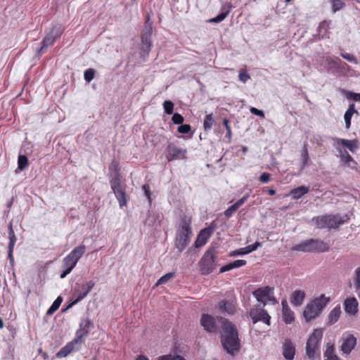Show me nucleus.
<instances>
[{
    "instance_id": "1",
    "label": "nucleus",
    "mask_w": 360,
    "mask_h": 360,
    "mask_svg": "<svg viewBox=\"0 0 360 360\" xmlns=\"http://www.w3.org/2000/svg\"><path fill=\"white\" fill-rule=\"evenodd\" d=\"M218 321L221 327V342L224 349L231 356H235L240 349V340L238 330L233 323L219 317Z\"/></svg>"
},
{
    "instance_id": "2",
    "label": "nucleus",
    "mask_w": 360,
    "mask_h": 360,
    "mask_svg": "<svg viewBox=\"0 0 360 360\" xmlns=\"http://www.w3.org/2000/svg\"><path fill=\"white\" fill-rule=\"evenodd\" d=\"M192 218L185 215L181 218L175 238V245L179 251H183L190 243L193 233L191 228Z\"/></svg>"
},
{
    "instance_id": "3",
    "label": "nucleus",
    "mask_w": 360,
    "mask_h": 360,
    "mask_svg": "<svg viewBox=\"0 0 360 360\" xmlns=\"http://www.w3.org/2000/svg\"><path fill=\"white\" fill-rule=\"evenodd\" d=\"M330 299L324 294L314 297L309 302L303 311V317L307 322L311 321L317 318L328 305Z\"/></svg>"
},
{
    "instance_id": "4",
    "label": "nucleus",
    "mask_w": 360,
    "mask_h": 360,
    "mask_svg": "<svg viewBox=\"0 0 360 360\" xmlns=\"http://www.w3.org/2000/svg\"><path fill=\"white\" fill-rule=\"evenodd\" d=\"M153 21L148 15L141 32V57L145 60L152 47Z\"/></svg>"
},
{
    "instance_id": "5",
    "label": "nucleus",
    "mask_w": 360,
    "mask_h": 360,
    "mask_svg": "<svg viewBox=\"0 0 360 360\" xmlns=\"http://www.w3.org/2000/svg\"><path fill=\"white\" fill-rule=\"evenodd\" d=\"M349 217L347 214L343 216L336 215H323L313 219L316 225L319 229H334L347 221Z\"/></svg>"
},
{
    "instance_id": "6",
    "label": "nucleus",
    "mask_w": 360,
    "mask_h": 360,
    "mask_svg": "<svg viewBox=\"0 0 360 360\" xmlns=\"http://www.w3.org/2000/svg\"><path fill=\"white\" fill-rule=\"evenodd\" d=\"M292 250L304 252H323L329 250V245L326 243L319 239H309L294 245Z\"/></svg>"
},
{
    "instance_id": "7",
    "label": "nucleus",
    "mask_w": 360,
    "mask_h": 360,
    "mask_svg": "<svg viewBox=\"0 0 360 360\" xmlns=\"http://www.w3.org/2000/svg\"><path fill=\"white\" fill-rule=\"evenodd\" d=\"M323 338L322 329L317 328L309 337L306 345V354L309 359H313L320 352V345Z\"/></svg>"
},
{
    "instance_id": "8",
    "label": "nucleus",
    "mask_w": 360,
    "mask_h": 360,
    "mask_svg": "<svg viewBox=\"0 0 360 360\" xmlns=\"http://www.w3.org/2000/svg\"><path fill=\"white\" fill-rule=\"evenodd\" d=\"M252 295L262 307H265L268 303L272 305L278 303L274 296V288L272 287L259 288L252 292Z\"/></svg>"
},
{
    "instance_id": "9",
    "label": "nucleus",
    "mask_w": 360,
    "mask_h": 360,
    "mask_svg": "<svg viewBox=\"0 0 360 360\" xmlns=\"http://www.w3.org/2000/svg\"><path fill=\"white\" fill-rule=\"evenodd\" d=\"M216 250L210 248L206 250L200 259V266L202 274L207 275L212 273L216 267L214 256Z\"/></svg>"
},
{
    "instance_id": "10",
    "label": "nucleus",
    "mask_w": 360,
    "mask_h": 360,
    "mask_svg": "<svg viewBox=\"0 0 360 360\" xmlns=\"http://www.w3.org/2000/svg\"><path fill=\"white\" fill-rule=\"evenodd\" d=\"M110 186L113 193L119 202V205L122 208L127 205L126 193L124 188L120 184V179L118 172L110 180Z\"/></svg>"
},
{
    "instance_id": "11",
    "label": "nucleus",
    "mask_w": 360,
    "mask_h": 360,
    "mask_svg": "<svg viewBox=\"0 0 360 360\" xmlns=\"http://www.w3.org/2000/svg\"><path fill=\"white\" fill-rule=\"evenodd\" d=\"M249 314L252 320L253 323L262 321L266 323L267 326H270L271 324V316L264 309V307H262V305L260 304L255 305L250 309Z\"/></svg>"
},
{
    "instance_id": "12",
    "label": "nucleus",
    "mask_w": 360,
    "mask_h": 360,
    "mask_svg": "<svg viewBox=\"0 0 360 360\" xmlns=\"http://www.w3.org/2000/svg\"><path fill=\"white\" fill-rule=\"evenodd\" d=\"M219 317L220 316H219ZM200 324L206 331L213 333H216L218 326H221L218 321V317L215 319L212 316L205 314H202L201 316Z\"/></svg>"
},
{
    "instance_id": "13",
    "label": "nucleus",
    "mask_w": 360,
    "mask_h": 360,
    "mask_svg": "<svg viewBox=\"0 0 360 360\" xmlns=\"http://www.w3.org/2000/svg\"><path fill=\"white\" fill-rule=\"evenodd\" d=\"M94 285L95 282L92 280L81 284L75 288L72 295L73 298L77 299L78 301L81 302L88 295Z\"/></svg>"
},
{
    "instance_id": "14",
    "label": "nucleus",
    "mask_w": 360,
    "mask_h": 360,
    "mask_svg": "<svg viewBox=\"0 0 360 360\" xmlns=\"http://www.w3.org/2000/svg\"><path fill=\"white\" fill-rule=\"evenodd\" d=\"M214 229L215 225L212 223L210 226L202 229L195 241V248H198L204 246L214 231Z\"/></svg>"
},
{
    "instance_id": "15",
    "label": "nucleus",
    "mask_w": 360,
    "mask_h": 360,
    "mask_svg": "<svg viewBox=\"0 0 360 360\" xmlns=\"http://www.w3.org/2000/svg\"><path fill=\"white\" fill-rule=\"evenodd\" d=\"M167 151L169 155V160H184L186 157L187 150L185 148L178 147L174 143H169Z\"/></svg>"
},
{
    "instance_id": "16",
    "label": "nucleus",
    "mask_w": 360,
    "mask_h": 360,
    "mask_svg": "<svg viewBox=\"0 0 360 360\" xmlns=\"http://www.w3.org/2000/svg\"><path fill=\"white\" fill-rule=\"evenodd\" d=\"M83 340H80L77 337L71 342H68L65 346L62 347L56 354L57 357L63 358L67 356L73 351L78 350Z\"/></svg>"
},
{
    "instance_id": "17",
    "label": "nucleus",
    "mask_w": 360,
    "mask_h": 360,
    "mask_svg": "<svg viewBox=\"0 0 360 360\" xmlns=\"http://www.w3.org/2000/svg\"><path fill=\"white\" fill-rule=\"evenodd\" d=\"M341 350L345 354H349L356 345V338L349 333L342 335Z\"/></svg>"
},
{
    "instance_id": "18",
    "label": "nucleus",
    "mask_w": 360,
    "mask_h": 360,
    "mask_svg": "<svg viewBox=\"0 0 360 360\" xmlns=\"http://www.w3.org/2000/svg\"><path fill=\"white\" fill-rule=\"evenodd\" d=\"M162 217V214L158 211H149L145 224L149 227L157 230L161 225Z\"/></svg>"
},
{
    "instance_id": "19",
    "label": "nucleus",
    "mask_w": 360,
    "mask_h": 360,
    "mask_svg": "<svg viewBox=\"0 0 360 360\" xmlns=\"http://www.w3.org/2000/svg\"><path fill=\"white\" fill-rule=\"evenodd\" d=\"M330 139L332 140L334 143H338V145L342 148L346 147L352 153H355L358 148V141L356 139L348 140L337 137H330Z\"/></svg>"
},
{
    "instance_id": "20",
    "label": "nucleus",
    "mask_w": 360,
    "mask_h": 360,
    "mask_svg": "<svg viewBox=\"0 0 360 360\" xmlns=\"http://www.w3.org/2000/svg\"><path fill=\"white\" fill-rule=\"evenodd\" d=\"M92 327L93 323L89 319H82L79 325V329L76 332V337L80 340H83L82 338L87 335L90 328Z\"/></svg>"
},
{
    "instance_id": "21",
    "label": "nucleus",
    "mask_w": 360,
    "mask_h": 360,
    "mask_svg": "<svg viewBox=\"0 0 360 360\" xmlns=\"http://www.w3.org/2000/svg\"><path fill=\"white\" fill-rule=\"evenodd\" d=\"M77 262L71 258L70 256L67 255L63 260V271L60 276L61 278H65L75 267Z\"/></svg>"
},
{
    "instance_id": "22",
    "label": "nucleus",
    "mask_w": 360,
    "mask_h": 360,
    "mask_svg": "<svg viewBox=\"0 0 360 360\" xmlns=\"http://www.w3.org/2000/svg\"><path fill=\"white\" fill-rule=\"evenodd\" d=\"M295 354V347L290 339H285L283 344V354L285 359L292 360Z\"/></svg>"
},
{
    "instance_id": "23",
    "label": "nucleus",
    "mask_w": 360,
    "mask_h": 360,
    "mask_svg": "<svg viewBox=\"0 0 360 360\" xmlns=\"http://www.w3.org/2000/svg\"><path fill=\"white\" fill-rule=\"evenodd\" d=\"M233 6L231 3L224 4L221 7V13L216 17L209 20L210 22L217 23L223 21L230 13Z\"/></svg>"
},
{
    "instance_id": "24",
    "label": "nucleus",
    "mask_w": 360,
    "mask_h": 360,
    "mask_svg": "<svg viewBox=\"0 0 360 360\" xmlns=\"http://www.w3.org/2000/svg\"><path fill=\"white\" fill-rule=\"evenodd\" d=\"M282 318L286 324H291L295 321L294 312L288 307L285 301H282Z\"/></svg>"
},
{
    "instance_id": "25",
    "label": "nucleus",
    "mask_w": 360,
    "mask_h": 360,
    "mask_svg": "<svg viewBox=\"0 0 360 360\" xmlns=\"http://www.w3.org/2000/svg\"><path fill=\"white\" fill-rule=\"evenodd\" d=\"M344 306L346 313L349 315H355L358 311V302L354 297L346 299Z\"/></svg>"
},
{
    "instance_id": "26",
    "label": "nucleus",
    "mask_w": 360,
    "mask_h": 360,
    "mask_svg": "<svg viewBox=\"0 0 360 360\" xmlns=\"http://www.w3.org/2000/svg\"><path fill=\"white\" fill-rule=\"evenodd\" d=\"M306 297L304 291L301 290H296L293 292L291 296V303L295 307H299L302 304Z\"/></svg>"
},
{
    "instance_id": "27",
    "label": "nucleus",
    "mask_w": 360,
    "mask_h": 360,
    "mask_svg": "<svg viewBox=\"0 0 360 360\" xmlns=\"http://www.w3.org/2000/svg\"><path fill=\"white\" fill-rule=\"evenodd\" d=\"M86 250V246L84 244H81L75 248L68 255L70 256L71 258L78 262L79 259L85 253Z\"/></svg>"
},
{
    "instance_id": "28",
    "label": "nucleus",
    "mask_w": 360,
    "mask_h": 360,
    "mask_svg": "<svg viewBox=\"0 0 360 360\" xmlns=\"http://www.w3.org/2000/svg\"><path fill=\"white\" fill-rule=\"evenodd\" d=\"M309 191V188L308 186H301L292 189L290 192V195L292 196V198L293 200H298Z\"/></svg>"
},
{
    "instance_id": "29",
    "label": "nucleus",
    "mask_w": 360,
    "mask_h": 360,
    "mask_svg": "<svg viewBox=\"0 0 360 360\" xmlns=\"http://www.w3.org/2000/svg\"><path fill=\"white\" fill-rule=\"evenodd\" d=\"M323 63H324V68L328 71L330 72L333 69L337 68L339 66L340 59L337 58L336 60H333V58L328 56H323L322 58Z\"/></svg>"
},
{
    "instance_id": "30",
    "label": "nucleus",
    "mask_w": 360,
    "mask_h": 360,
    "mask_svg": "<svg viewBox=\"0 0 360 360\" xmlns=\"http://www.w3.org/2000/svg\"><path fill=\"white\" fill-rule=\"evenodd\" d=\"M341 314V309L340 307L336 306L334 307L330 312L329 313L328 316V325H333L335 323H336L340 316Z\"/></svg>"
},
{
    "instance_id": "31",
    "label": "nucleus",
    "mask_w": 360,
    "mask_h": 360,
    "mask_svg": "<svg viewBox=\"0 0 360 360\" xmlns=\"http://www.w3.org/2000/svg\"><path fill=\"white\" fill-rule=\"evenodd\" d=\"M333 146L339 153L340 159L342 162H344L345 163H349V162L353 161L352 157L348 153V152L345 149L340 147V146H339L338 143L335 144L333 143Z\"/></svg>"
},
{
    "instance_id": "32",
    "label": "nucleus",
    "mask_w": 360,
    "mask_h": 360,
    "mask_svg": "<svg viewBox=\"0 0 360 360\" xmlns=\"http://www.w3.org/2000/svg\"><path fill=\"white\" fill-rule=\"evenodd\" d=\"M219 307L222 312L228 314H233L236 310L234 304L226 300L221 301L219 303Z\"/></svg>"
},
{
    "instance_id": "33",
    "label": "nucleus",
    "mask_w": 360,
    "mask_h": 360,
    "mask_svg": "<svg viewBox=\"0 0 360 360\" xmlns=\"http://www.w3.org/2000/svg\"><path fill=\"white\" fill-rule=\"evenodd\" d=\"M56 39L52 34H50L49 33L46 34L43 39L42 46L39 51V54H43L48 47L51 46L53 44Z\"/></svg>"
},
{
    "instance_id": "34",
    "label": "nucleus",
    "mask_w": 360,
    "mask_h": 360,
    "mask_svg": "<svg viewBox=\"0 0 360 360\" xmlns=\"http://www.w3.org/2000/svg\"><path fill=\"white\" fill-rule=\"evenodd\" d=\"M324 360H339V358L334 352V346L330 343H327L326 350L324 352Z\"/></svg>"
},
{
    "instance_id": "35",
    "label": "nucleus",
    "mask_w": 360,
    "mask_h": 360,
    "mask_svg": "<svg viewBox=\"0 0 360 360\" xmlns=\"http://www.w3.org/2000/svg\"><path fill=\"white\" fill-rule=\"evenodd\" d=\"M354 113H357V111L354 109V104H351L344 115L345 126L347 129L349 128L351 125V119Z\"/></svg>"
},
{
    "instance_id": "36",
    "label": "nucleus",
    "mask_w": 360,
    "mask_h": 360,
    "mask_svg": "<svg viewBox=\"0 0 360 360\" xmlns=\"http://www.w3.org/2000/svg\"><path fill=\"white\" fill-rule=\"evenodd\" d=\"M329 29V22L327 21L321 22L317 29L319 39H323L328 37V30Z\"/></svg>"
},
{
    "instance_id": "37",
    "label": "nucleus",
    "mask_w": 360,
    "mask_h": 360,
    "mask_svg": "<svg viewBox=\"0 0 360 360\" xmlns=\"http://www.w3.org/2000/svg\"><path fill=\"white\" fill-rule=\"evenodd\" d=\"M214 122V115L212 113L207 115L204 119L203 127L205 131L210 130Z\"/></svg>"
},
{
    "instance_id": "38",
    "label": "nucleus",
    "mask_w": 360,
    "mask_h": 360,
    "mask_svg": "<svg viewBox=\"0 0 360 360\" xmlns=\"http://www.w3.org/2000/svg\"><path fill=\"white\" fill-rule=\"evenodd\" d=\"M63 301V299L61 297H58L55 300L54 302H53V304H51V306L49 308V309L47 310L46 311V314L47 315H51L53 314L56 310L58 309V308L60 307V304H61V302Z\"/></svg>"
},
{
    "instance_id": "39",
    "label": "nucleus",
    "mask_w": 360,
    "mask_h": 360,
    "mask_svg": "<svg viewBox=\"0 0 360 360\" xmlns=\"http://www.w3.org/2000/svg\"><path fill=\"white\" fill-rule=\"evenodd\" d=\"M302 167L304 168L309 162V153L307 150V144H304L301 151Z\"/></svg>"
},
{
    "instance_id": "40",
    "label": "nucleus",
    "mask_w": 360,
    "mask_h": 360,
    "mask_svg": "<svg viewBox=\"0 0 360 360\" xmlns=\"http://www.w3.org/2000/svg\"><path fill=\"white\" fill-rule=\"evenodd\" d=\"M8 238H9V244L8 249H14V246L16 242V238L15 236L14 231L12 228V224H10L8 225Z\"/></svg>"
},
{
    "instance_id": "41",
    "label": "nucleus",
    "mask_w": 360,
    "mask_h": 360,
    "mask_svg": "<svg viewBox=\"0 0 360 360\" xmlns=\"http://www.w3.org/2000/svg\"><path fill=\"white\" fill-rule=\"evenodd\" d=\"M63 32V28L62 25L60 24H56L52 27L49 34H52L56 39H57L62 34Z\"/></svg>"
},
{
    "instance_id": "42",
    "label": "nucleus",
    "mask_w": 360,
    "mask_h": 360,
    "mask_svg": "<svg viewBox=\"0 0 360 360\" xmlns=\"http://www.w3.org/2000/svg\"><path fill=\"white\" fill-rule=\"evenodd\" d=\"M28 165V159L25 155H20L18 160V167L23 170Z\"/></svg>"
},
{
    "instance_id": "43",
    "label": "nucleus",
    "mask_w": 360,
    "mask_h": 360,
    "mask_svg": "<svg viewBox=\"0 0 360 360\" xmlns=\"http://www.w3.org/2000/svg\"><path fill=\"white\" fill-rule=\"evenodd\" d=\"M175 275L174 272H169L162 277L160 278V279L157 281L155 285L158 286L160 284L165 283L167 281H169L170 279H172Z\"/></svg>"
},
{
    "instance_id": "44",
    "label": "nucleus",
    "mask_w": 360,
    "mask_h": 360,
    "mask_svg": "<svg viewBox=\"0 0 360 360\" xmlns=\"http://www.w3.org/2000/svg\"><path fill=\"white\" fill-rule=\"evenodd\" d=\"M354 288L358 292H360V267L355 270L354 274Z\"/></svg>"
},
{
    "instance_id": "45",
    "label": "nucleus",
    "mask_w": 360,
    "mask_h": 360,
    "mask_svg": "<svg viewBox=\"0 0 360 360\" xmlns=\"http://www.w3.org/2000/svg\"><path fill=\"white\" fill-rule=\"evenodd\" d=\"M332 4L333 12L335 13L336 11L342 8L345 6V3L341 0H330Z\"/></svg>"
},
{
    "instance_id": "46",
    "label": "nucleus",
    "mask_w": 360,
    "mask_h": 360,
    "mask_svg": "<svg viewBox=\"0 0 360 360\" xmlns=\"http://www.w3.org/2000/svg\"><path fill=\"white\" fill-rule=\"evenodd\" d=\"M250 79V75L247 72L246 70H240L239 71L238 79L243 83H246Z\"/></svg>"
},
{
    "instance_id": "47",
    "label": "nucleus",
    "mask_w": 360,
    "mask_h": 360,
    "mask_svg": "<svg viewBox=\"0 0 360 360\" xmlns=\"http://www.w3.org/2000/svg\"><path fill=\"white\" fill-rule=\"evenodd\" d=\"M239 208L238 205L235 202L233 205L228 207L224 212V215L227 218H230L233 214Z\"/></svg>"
},
{
    "instance_id": "48",
    "label": "nucleus",
    "mask_w": 360,
    "mask_h": 360,
    "mask_svg": "<svg viewBox=\"0 0 360 360\" xmlns=\"http://www.w3.org/2000/svg\"><path fill=\"white\" fill-rule=\"evenodd\" d=\"M163 108L167 115H172L174 110V103L170 101H165L163 103Z\"/></svg>"
},
{
    "instance_id": "49",
    "label": "nucleus",
    "mask_w": 360,
    "mask_h": 360,
    "mask_svg": "<svg viewBox=\"0 0 360 360\" xmlns=\"http://www.w3.org/2000/svg\"><path fill=\"white\" fill-rule=\"evenodd\" d=\"M262 247V243L257 241L255 243L248 245L245 248H244L245 250L246 255L256 250L258 248Z\"/></svg>"
},
{
    "instance_id": "50",
    "label": "nucleus",
    "mask_w": 360,
    "mask_h": 360,
    "mask_svg": "<svg viewBox=\"0 0 360 360\" xmlns=\"http://www.w3.org/2000/svg\"><path fill=\"white\" fill-rule=\"evenodd\" d=\"M158 360H186L184 357L179 355H163L158 358Z\"/></svg>"
},
{
    "instance_id": "51",
    "label": "nucleus",
    "mask_w": 360,
    "mask_h": 360,
    "mask_svg": "<svg viewBox=\"0 0 360 360\" xmlns=\"http://www.w3.org/2000/svg\"><path fill=\"white\" fill-rule=\"evenodd\" d=\"M94 73H95V71L94 69L89 68V69L85 70L84 74V79L87 82H90L94 77Z\"/></svg>"
},
{
    "instance_id": "52",
    "label": "nucleus",
    "mask_w": 360,
    "mask_h": 360,
    "mask_svg": "<svg viewBox=\"0 0 360 360\" xmlns=\"http://www.w3.org/2000/svg\"><path fill=\"white\" fill-rule=\"evenodd\" d=\"M341 56L345 58V60L349 61V62H352V63H354L355 64H357L358 63V60L357 58L352 55V54H349V53H341Z\"/></svg>"
},
{
    "instance_id": "53",
    "label": "nucleus",
    "mask_w": 360,
    "mask_h": 360,
    "mask_svg": "<svg viewBox=\"0 0 360 360\" xmlns=\"http://www.w3.org/2000/svg\"><path fill=\"white\" fill-rule=\"evenodd\" d=\"M172 120L176 124H181L184 122V117L179 113H174L172 117Z\"/></svg>"
},
{
    "instance_id": "54",
    "label": "nucleus",
    "mask_w": 360,
    "mask_h": 360,
    "mask_svg": "<svg viewBox=\"0 0 360 360\" xmlns=\"http://www.w3.org/2000/svg\"><path fill=\"white\" fill-rule=\"evenodd\" d=\"M191 131V127L189 124H181L178 127V131L181 134H188Z\"/></svg>"
},
{
    "instance_id": "55",
    "label": "nucleus",
    "mask_w": 360,
    "mask_h": 360,
    "mask_svg": "<svg viewBox=\"0 0 360 360\" xmlns=\"http://www.w3.org/2000/svg\"><path fill=\"white\" fill-rule=\"evenodd\" d=\"M142 190L144 192L146 197L148 198L149 202H151V192L150 189V186L148 184H144L142 186Z\"/></svg>"
},
{
    "instance_id": "56",
    "label": "nucleus",
    "mask_w": 360,
    "mask_h": 360,
    "mask_svg": "<svg viewBox=\"0 0 360 360\" xmlns=\"http://www.w3.org/2000/svg\"><path fill=\"white\" fill-rule=\"evenodd\" d=\"M271 179V174L269 173L264 172L259 176V181L263 184L268 183Z\"/></svg>"
},
{
    "instance_id": "57",
    "label": "nucleus",
    "mask_w": 360,
    "mask_h": 360,
    "mask_svg": "<svg viewBox=\"0 0 360 360\" xmlns=\"http://www.w3.org/2000/svg\"><path fill=\"white\" fill-rule=\"evenodd\" d=\"M246 261L243 259H237L231 262L233 269L239 268L246 264Z\"/></svg>"
},
{
    "instance_id": "58",
    "label": "nucleus",
    "mask_w": 360,
    "mask_h": 360,
    "mask_svg": "<svg viewBox=\"0 0 360 360\" xmlns=\"http://www.w3.org/2000/svg\"><path fill=\"white\" fill-rule=\"evenodd\" d=\"M250 111L251 112V113L255 115L259 116L263 118L264 117V113L262 110H259L256 108L252 107L250 108Z\"/></svg>"
},
{
    "instance_id": "59",
    "label": "nucleus",
    "mask_w": 360,
    "mask_h": 360,
    "mask_svg": "<svg viewBox=\"0 0 360 360\" xmlns=\"http://www.w3.org/2000/svg\"><path fill=\"white\" fill-rule=\"evenodd\" d=\"M245 249L244 248H239L238 250H236L233 251L231 253V256H243V255H246V252H245Z\"/></svg>"
},
{
    "instance_id": "60",
    "label": "nucleus",
    "mask_w": 360,
    "mask_h": 360,
    "mask_svg": "<svg viewBox=\"0 0 360 360\" xmlns=\"http://www.w3.org/2000/svg\"><path fill=\"white\" fill-rule=\"evenodd\" d=\"M347 98L349 99H352L355 101H360V94L349 92Z\"/></svg>"
},
{
    "instance_id": "61",
    "label": "nucleus",
    "mask_w": 360,
    "mask_h": 360,
    "mask_svg": "<svg viewBox=\"0 0 360 360\" xmlns=\"http://www.w3.org/2000/svg\"><path fill=\"white\" fill-rule=\"evenodd\" d=\"M250 195L248 193L245 195L242 198L239 199L236 203L238 205V206L240 207L241 205H243L246 200L248 199Z\"/></svg>"
},
{
    "instance_id": "62",
    "label": "nucleus",
    "mask_w": 360,
    "mask_h": 360,
    "mask_svg": "<svg viewBox=\"0 0 360 360\" xmlns=\"http://www.w3.org/2000/svg\"><path fill=\"white\" fill-rule=\"evenodd\" d=\"M233 269V266H232V264L231 262L228 264H226L224 266H223L221 269H220V273H224V272H226V271H230Z\"/></svg>"
},
{
    "instance_id": "63",
    "label": "nucleus",
    "mask_w": 360,
    "mask_h": 360,
    "mask_svg": "<svg viewBox=\"0 0 360 360\" xmlns=\"http://www.w3.org/2000/svg\"><path fill=\"white\" fill-rule=\"evenodd\" d=\"M13 249H8V257L10 260V262L12 264L13 262Z\"/></svg>"
},
{
    "instance_id": "64",
    "label": "nucleus",
    "mask_w": 360,
    "mask_h": 360,
    "mask_svg": "<svg viewBox=\"0 0 360 360\" xmlns=\"http://www.w3.org/2000/svg\"><path fill=\"white\" fill-rule=\"evenodd\" d=\"M79 301L77 300V299H75V298H73L72 297V300L71 301V302L68 304V306L67 307L66 309H70L71 307H72L74 305L77 304V303H79Z\"/></svg>"
}]
</instances>
